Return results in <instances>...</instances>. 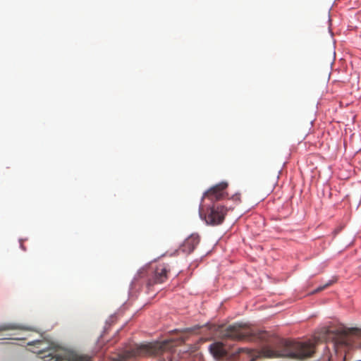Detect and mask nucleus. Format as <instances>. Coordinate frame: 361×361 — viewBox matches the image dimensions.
Listing matches in <instances>:
<instances>
[{"label":"nucleus","instance_id":"obj_1","mask_svg":"<svg viewBox=\"0 0 361 361\" xmlns=\"http://www.w3.org/2000/svg\"><path fill=\"white\" fill-rule=\"evenodd\" d=\"M277 350L264 347L259 352V357L267 358L288 357L292 359H305L310 357L314 353V345L310 343H299L281 340L277 345Z\"/></svg>","mask_w":361,"mask_h":361},{"label":"nucleus","instance_id":"obj_2","mask_svg":"<svg viewBox=\"0 0 361 361\" xmlns=\"http://www.w3.org/2000/svg\"><path fill=\"white\" fill-rule=\"evenodd\" d=\"M28 344L36 345L38 349L35 351L37 353H48L47 355L43 357L44 361H90V359L86 356L79 355L73 351L47 341L37 340Z\"/></svg>","mask_w":361,"mask_h":361},{"label":"nucleus","instance_id":"obj_3","mask_svg":"<svg viewBox=\"0 0 361 361\" xmlns=\"http://www.w3.org/2000/svg\"><path fill=\"white\" fill-rule=\"evenodd\" d=\"M175 346L174 341L166 340L162 342L147 343L135 345L129 350H126L121 355L122 359L135 358L159 355L165 350H170Z\"/></svg>","mask_w":361,"mask_h":361},{"label":"nucleus","instance_id":"obj_4","mask_svg":"<svg viewBox=\"0 0 361 361\" xmlns=\"http://www.w3.org/2000/svg\"><path fill=\"white\" fill-rule=\"evenodd\" d=\"M357 329H345L338 328L334 330L325 328L321 338L326 341H331L333 346L336 352L341 349L350 348L353 346L354 341L353 333L355 332Z\"/></svg>","mask_w":361,"mask_h":361},{"label":"nucleus","instance_id":"obj_5","mask_svg":"<svg viewBox=\"0 0 361 361\" xmlns=\"http://www.w3.org/2000/svg\"><path fill=\"white\" fill-rule=\"evenodd\" d=\"M228 209L231 207L221 205L219 203H214L212 205L205 207L201 205L199 209L200 217L204 220L207 225L218 226L223 223Z\"/></svg>","mask_w":361,"mask_h":361},{"label":"nucleus","instance_id":"obj_6","mask_svg":"<svg viewBox=\"0 0 361 361\" xmlns=\"http://www.w3.org/2000/svg\"><path fill=\"white\" fill-rule=\"evenodd\" d=\"M252 335L251 330L246 324H235L228 326L223 332V337L234 341L247 338Z\"/></svg>","mask_w":361,"mask_h":361},{"label":"nucleus","instance_id":"obj_7","mask_svg":"<svg viewBox=\"0 0 361 361\" xmlns=\"http://www.w3.org/2000/svg\"><path fill=\"white\" fill-rule=\"evenodd\" d=\"M170 271L169 264L165 263H159L157 265L154 270L152 271L153 276L149 279L148 285H154L156 283H162L168 279V273Z\"/></svg>","mask_w":361,"mask_h":361},{"label":"nucleus","instance_id":"obj_8","mask_svg":"<svg viewBox=\"0 0 361 361\" xmlns=\"http://www.w3.org/2000/svg\"><path fill=\"white\" fill-rule=\"evenodd\" d=\"M228 187V183L221 182L209 188L204 193L202 200L208 198L211 201H219L226 197L225 190Z\"/></svg>","mask_w":361,"mask_h":361},{"label":"nucleus","instance_id":"obj_9","mask_svg":"<svg viewBox=\"0 0 361 361\" xmlns=\"http://www.w3.org/2000/svg\"><path fill=\"white\" fill-rule=\"evenodd\" d=\"M200 243V236L197 234H192L187 238L180 247V250L184 253H191Z\"/></svg>","mask_w":361,"mask_h":361},{"label":"nucleus","instance_id":"obj_10","mask_svg":"<svg viewBox=\"0 0 361 361\" xmlns=\"http://www.w3.org/2000/svg\"><path fill=\"white\" fill-rule=\"evenodd\" d=\"M209 350L215 358H222L227 355V351L221 342H216L211 344Z\"/></svg>","mask_w":361,"mask_h":361},{"label":"nucleus","instance_id":"obj_11","mask_svg":"<svg viewBox=\"0 0 361 361\" xmlns=\"http://www.w3.org/2000/svg\"><path fill=\"white\" fill-rule=\"evenodd\" d=\"M27 330L25 326L16 323H5L0 325V332L9 330Z\"/></svg>","mask_w":361,"mask_h":361},{"label":"nucleus","instance_id":"obj_12","mask_svg":"<svg viewBox=\"0 0 361 361\" xmlns=\"http://www.w3.org/2000/svg\"><path fill=\"white\" fill-rule=\"evenodd\" d=\"M334 282V281H329L328 283H326L324 286H321L318 287L317 289H315L314 290L313 293H318V292H320V291L324 290L326 288L330 286Z\"/></svg>","mask_w":361,"mask_h":361},{"label":"nucleus","instance_id":"obj_13","mask_svg":"<svg viewBox=\"0 0 361 361\" xmlns=\"http://www.w3.org/2000/svg\"><path fill=\"white\" fill-rule=\"evenodd\" d=\"M231 200L235 202V204H238L241 202V200H240V195L238 194V193H236L235 195H233L232 197H231Z\"/></svg>","mask_w":361,"mask_h":361},{"label":"nucleus","instance_id":"obj_14","mask_svg":"<svg viewBox=\"0 0 361 361\" xmlns=\"http://www.w3.org/2000/svg\"><path fill=\"white\" fill-rule=\"evenodd\" d=\"M147 273V271L145 268L141 269L137 273V277H140V278L144 277Z\"/></svg>","mask_w":361,"mask_h":361},{"label":"nucleus","instance_id":"obj_15","mask_svg":"<svg viewBox=\"0 0 361 361\" xmlns=\"http://www.w3.org/2000/svg\"><path fill=\"white\" fill-rule=\"evenodd\" d=\"M255 358H252L251 361H255Z\"/></svg>","mask_w":361,"mask_h":361}]
</instances>
